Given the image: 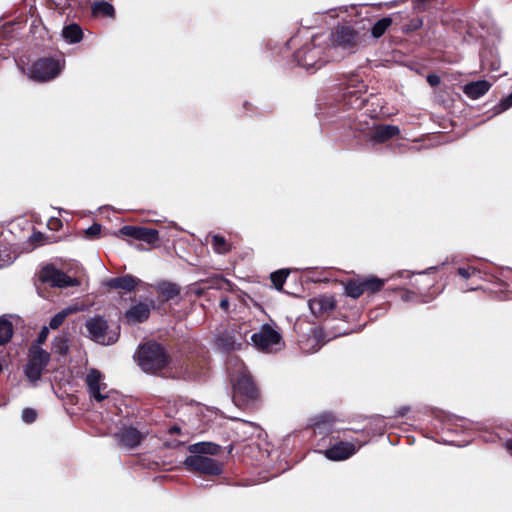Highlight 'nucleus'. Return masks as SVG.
I'll return each mask as SVG.
<instances>
[{
	"label": "nucleus",
	"instance_id": "obj_1",
	"mask_svg": "<svg viewBox=\"0 0 512 512\" xmlns=\"http://www.w3.org/2000/svg\"><path fill=\"white\" fill-rule=\"evenodd\" d=\"M331 50V46L322 36H314L295 52L294 60L298 66L314 72L332 59Z\"/></svg>",
	"mask_w": 512,
	"mask_h": 512
},
{
	"label": "nucleus",
	"instance_id": "obj_2",
	"mask_svg": "<svg viewBox=\"0 0 512 512\" xmlns=\"http://www.w3.org/2000/svg\"><path fill=\"white\" fill-rule=\"evenodd\" d=\"M230 378L233 385V401L238 405V400H253L257 396L256 387L251 375L244 364L237 358L229 362Z\"/></svg>",
	"mask_w": 512,
	"mask_h": 512
},
{
	"label": "nucleus",
	"instance_id": "obj_3",
	"mask_svg": "<svg viewBox=\"0 0 512 512\" xmlns=\"http://www.w3.org/2000/svg\"><path fill=\"white\" fill-rule=\"evenodd\" d=\"M138 364L146 373L156 374L170 363V357L159 343L149 341L137 350Z\"/></svg>",
	"mask_w": 512,
	"mask_h": 512
},
{
	"label": "nucleus",
	"instance_id": "obj_4",
	"mask_svg": "<svg viewBox=\"0 0 512 512\" xmlns=\"http://www.w3.org/2000/svg\"><path fill=\"white\" fill-rule=\"evenodd\" d=\"M364 37L365 34H361L351 26L339 25L331 33V48H340L344 51L354 52L364 44Z\"/></svg>",
	"mask_w": 512,
	"mask_h": 512
},
{
	"label": "nucleus",
	"instance_id": "obj_5",
	"mask_svg": "<svg viewBox=\"0 0 512 512\" xmlns=\"http://www.w3.org/2000/svg\"><path fill=\"white\" fill-rule=\"evenodd\" d=\"M50 361V354L38 345H31L28 351V361L24 366V374L31 383L40 380L44 369Z\"/></svg>",
	"mask_w": 512,
	"mask_h": 512
},
{
	"label": "nucleus",
	"instance_id": "obj_6",
	"mask_svg": "<svg viewBox=\"0 0 512 512\" xmlns=\"http://www.w3.org/2000/svg\"><path fill=\"white\" fill-rule=\"evenodd\" d=\"M63 68L64 60L44 57L38 59L31 65L28 75L36 81L46 82L56 78Z\"/></svg>",
	"mask_w": 512,
	"mask_h": 512
},
{
	"label": "nucleus",
	"instance_id": "obj_7",
	"mask_svg": "<svg viewBox=\"0 0 512 512\" xmlns=\"http://www.w3.org/2000/svg\"><path fill=\"white\" fill-rule=\"evenodd\" d=\"M371 125L367 123L366 128H362L361 125H357L355 127L356 130H359L363 136L372 144H381L384 143L391 138L399 135L400 129L396 125H382L377 124L375 120H370Z\"/></svg>",
	"mask_w": 512,
	"mask_h": 512
},
{
	"label": "nucleus",
	"instance_id": "obj_8",
	"mask_svg": "<svg viewBox=\"0 0 512 512\" xmlns=\"http://www.w3.org/2000/svg\"><path fill=\"white\" fill-rule=\"evenodd\" d=\"M85 327L90 338L99 344L111 345L118 340L119 334L117 332H108V323L102 316L89 318L85 323Z\"/></svg>",
	"mask_w": 512,
	"mask_h": 512
},
{
	"label": "nucleus",
	"instance_id": "obj_9",
	"mask_svg": "<svg viewBox=\"0 0 512 512\" xmlns=\"http://www.w3.org/2000/svg\"><path fill=\"white\" fill-rule=\"evenodd\" d=\"M184 465L189 471L206 475H220L223 470L219 461L204 455L188 456Z\"/></svg>",
	"mask_w": 512,
	"mask_h": 512
},
{
	"label": "nucleus",
	"instance_id": "obj_10",
	"mask_svg": "<svg viewBox=\"0 0 512 512\" xmlns=\"http://www.w3.org/2000/svg\"><path fill=\"white\" fill-rule=\"evenodd\" d=\"M281 334L270 324H263L259 331L251 335L252 344L259 350L271 352L273 347L279 345Z\"/></svg>",
	"mask_w": 512,
	"mask_h": 512
},
{
	"label": "nucleus",
	"instance_id": "obj_11",
	"mask_svg": "<svg viewBox=\"0 0 512 512\" xmlns=\"http://www.w3.org/2000/svg\"><path fill=\"white\" fill-rule=\"evenodd\" d=\"M39 280L52 287L67 288L79 284L76 278L70 277L53 265H47L39 273Z\"/></svg>",
	"mask_w": 512,
	"mask_h": 512
},
{
	"label": "nucleus",
	"instance_id": "obj_12",
	"mask_svg": "<svg viewBox=\"0 0 512 512\" xmlns=\"http://www.w3.org/2000/svg\"><path fill=\"white\" fill-rule=\"evenodd\" d=\"M85 383L90 398L102 402L108 397L107 384L104 382V374L98 369L91 368L87 371Z\"/></svg>",
	"mask_w": 512,
	"mask_h": 512
},
{
	"label": "nucleus",
	"instance_id": "obj_13",
	"mask_svg": "<svg viewBox=\"0 0 512 512\" xmlns=\"http://www.w3.org/2000/svg\"><path fill=\"white\" fill-rule=\"evenodd\" d=\"M246 331L241 332L235 325L227 327L216 337V346L222 351L236 350L241 347Z\"/></svg>",
	"mask_w": 512,
	"mask_h": 512
},
{
	"label": "nucleus",
	"instance_id": "obj_14",
	"mask_svg": "<svg viewBox=\"0 0 512 512\" xmlns=\"http://www.w3.org/2000/svg\"><path fill=\"white\" fill-rule=\"evenodd\" d=\"M119 232L123 236L143 241L147 244H154L159 239L158 230L142 226L126 225Z\"/></svg>",
	"mask_w": 512,
	"mask_h": 512
},
{
	"label": "nucleus",
	"instance_id": "obj_15",
	"mask_svg": "<svg viewBox=\"0 0 512 512\" xmlns=\"http://www.w3.org/2000/svg\"><path fill=\"white\" fill-rule=\"evenodd\" d=\"M153 307V300L138 302L125 311L124 319L128 324L143 323L149 318Z\"/></svg>",
	"mask_w": 512,
	"mask_h": 512
},
{
	"label": "nucleus",
	"instance_id": "obj_16",
	"mask_svg": "<svg viewBox=\"0 0 512 512\" xmlns=\"http://www.w3.org/2000/svg\"><path fill=\"white\" fill-rule=\"evenodd\" d=\"M361 446L362 444L356 447L352 442L340 441L326 449L324 455L327 459L332 461H343L354 455Z\"/></svg>",
	"mask_w": 512,
	"mask_h": 512
},
{
	"label": "nucleus",
	"instance_id": "obj_17",
	"mask_svg": "<svg viewBox=\"0 0 512 512\" xmlns=\"http://www.w3.org/2000/svg\"><path fill=\"white\" fill-rule=\"evenodd\" d=\"M141 280L133 275L126 274L120 277L109 278L104 285L110 289L123 290L125 292H133Z\"/></svg>",
	"mask_w": 512,
	"mask_h": 512
},
{
	"label": "nucleus",
	"instance_id": "obj_18",
	"mask_svg": "<svg viewBox=\"0 0 512 512\" xmlns=\"http://www.w3.org/2000/svg\"><path fill=\"white\" fill-rule=\"evenodd\" d=\"M115 437L122 446L129 449L137 447L143 439L141 432L132 426L121 428L115 434Z\"/></svg>",
	"mask_w": 512,
	"mask_h": 512
},
{
	"label": "nucleus",
	"instance_id": "obj_19",
	"mask_svg": "<svg viewBox=\"0 0 512 512\" xmlns=\"http://www.w3.org/2000/svg\"><path fill=\"white\" fill-rule=\"evenodd\" d=\"M308 305L311 313L320 317L334 310L335 301L331 296H320L310 299Z\"/></svg>",
	"mask_w": 512,
	"mask_h": 512
},
{
	"label": "nucleus",
	"instance_id": "obj_20",
	"mask_svg": "<svg viewBox=\"0 0 512 512\" xmlns=\"http://www.w3.org/2000/svg\"><path fill=\"white\" fill-rule=\"evenodd\" d=\"M491 87L490 82L486 80H478L470 82L464 86V93L471 99H478L486 94Z\"/></svg>",
	"mask_w": 512,
	"mask_h": 512
},
{
	"label": "nucleus",
	"instance_id": "obj_21",
	"mask_svg": "<svg viewBox=\"0 0 512 512\" xmlns=\"http://www.w3.org/2000/svg\"><path fill=\"white\" fill-rule=\"evenodd\" d=\"M156 290L159 294H161L165 301L172 300L179 296L180 294V286L176 283H172L169 281H161L157 284Z\"/></svg>",
	"mask_w": 512,
	"mask_h": 512
},
{
	"label": "nucleus",
	"instance_id": "obj_22",
	"mask_svg": "<svg viewBox=\"0 0 512 512\" xmlns=\"http://www.w3.org/2000/svg\"><path fill=\"white\" fill-rule=\"evenodd\" d=\"M14 333L13 324L5 315L0 317V346L10 342Z\"/></svg>",
	"mask_w": 512,
	"mask_h": 512
},
{
	"label": "nucleus",
	"instance_id": "obj_23",
	"mask_svg": "<svg viewBox=\"0 0 512 512\" xmlns=\"http://www.w3.org/2000/svg\"><path fill=\"white\" fill-rule=\"evenodd\" d=\"M189 451L196 455H216L220 451V446L211 442H199L190 445Z\"/></svg>",
	"mask_w": 512,
	"mask_h": 512
},
{
	"label": "nucleus",
	"instance_id": "obj_24",
	"mask_svg": "<svg viewBox=\"0 0 512 512\" xmlns=\"http://www.w3.org/2000/svg\"><path fill=\"white\" fill-rule=\"evenodd\" d=\"M62 36L68 43L74 44L82 40L83 32L79 25L70 24L63 28Z\"/></svg>",
	"mask_w": 512,
	"mask_h": 512
},
{
	"label": "nucleus",
	"instance_id": "obj_25",
	"mask_svg": "<svg viewBox=\"0 0 512 512\" xmlns=\"http://www.w3.org/2000/svg\"><path fill=\"white\" fill-rule=\"evenodd\" d=\"M392 19L390 17H383L379 19L371 28V35L373 38H380L386 30L391 26Z\"/></svg>",
	"mask_w": 512,
	"mask_h": 512
},
{
	"label": "nucleus",
	"instance_id": "obj_26",
	"mask_svg": "<svg viewBox=\"0 0 512 512\" xmlns=\"http://www.w3.org/2000/svg\"><path fill=\"white\" fill-rule=\"evenodd\" d=\"M52 352L60 356H65L69 352L68 339L64 335L55 337L52 343Z\"/></svg>",
	"mask_w": 512,
	"mask_h": 512
},
{
	"label": "nucleus",
	"instance_id": "obj_27",
	"mask_svg": "<svg viewBox=\"0 0 512 512\" xmlns=\"http://www.w3.org/2000/svg\"><path fill=\"white\" fill-rule=\"evenodd\" d=\"M92 12L95 15H103L113 17L115 10L114 7L106 1H98L93 3Z\"/></svg>",
	"mask_w": 512,
	"mask_h": 512
},
{
	"label": "nucleus",
	"instance_id": "obj_28",
	"mask_svg": "<svg viewBox=\"0 0 512 512\" xmlns=\"http://www.w3.org/2000/svg\"><path fill=\"white\" fill-rule=\"evenodd\" d=\"M212 247L218 254H226L231 250L230 244H228L226 239L219 234L212 235Z\"/></svg>",
	"mask_w": 512,
	"mask_h": 512
},
{
	"label": "nucleus",
	"instance_id": "obj_29",
	"mask_svg": "<svg viewBox=\"0 0 512 512\" xmlns=\"http://www.w3.org/2000/svg\"><path fill=\"white\" fill-rule=\"evenodd\" d=\"M386 280L380 279L375 276H371L362 281L364 291H369L371 293H376L382 289Z\"/></svg>",
	"mask_w": 512,
	"mask_h": 512
},
{
	"label": "nucleus",
	"instance_id": "obj_30",
	"mask_svg": "<svg viewBox=\"0 0 512 512\" xmlns=\"http://www.w3.org/2000/svg\"><path fill=\"white\" fill-rule=\"evenodd\" d=\"M364 292V287L361 282L357 281H349L345 286V293L347 296L357 299L359 298Z\"/></svg>",
	"mask_w": 512,
	"mask_h": 512
},
{
	"label": "nucleus",
	"instance_id": "obj_31",
	"mask_svg": "<svg viewBox=\"0 0 512 512\" xmlns=\"http://www.w3.org/2000/svg\"><path fill=\"white\" fill-rule=\"evenodd\" d=\"M72 312V309L70 307H67L61 311H59L58 313H56L51 319H50V322H49V326L48 328L49 329H57L59 328L64 320L66 319V317L71 314Z\"/></svg>",
	"mask_w": 512,
	"mask_h": 512
},
{
	"label": "nucleus",
	"instance_id": "obj_32",
	"mask_svg": "<svg viewBox=\"0 0 512 512\" xmlns=\"http://www.w3.org/2000/svg\"><path fill=\"white\" fill-rule=\"evenodd\" d=\"M288 274H289V271L284 270V269H281V270L271 273V275H270L271 282L273 283V286L277 290H279V291L282 290Z\"/></svg>",
	"mask_w": 512,
	"mask_h": 512
},
{
	"label": "nucleus",
	"instance_id": "obj_33",
	"mask_svg": "<svg viewBox=\"0 0 512 512\" xmlns=\"http://www.w3.org/2000/svg\"><path fill=\"white\" fill-rule=\"evenodd\" d=\"M458 426L466 427V421H464L463 419L458 418V417H448V418L444 421V427H443V429H446V430H448V431H453V430H455Z\"/></svg>",
	"mask_w": 512,
	"mask_h": 512
},
{
	"label": "nucleus",
	"instance_id": "obj_34",
	"mask_svg": "<svg viewBox=\"0 0 512 512\" xmlns=\"http://www.w3.org/2000/svg\"><path fill=\"white\" fill-rule=\"evenodd\" d=\"M21 418L27 424L33 423L37 419V412L32 408H25L22 411Z\"/></svg>",
	"mask_w": 512,
	"mask_h": 512
},
{
	"label": "nucleus",
	"instance_id": "obj_35",
	"mask_svg": "<svg viewBox=\"0 0 512 512\" xmlns=\"http://www.w3.org/2000/svg\"><path fill=\"white\" fill-rule=\"evenodd\" d=\"M510 107H512V92L500 101V103L497 105L496 109H497V112L500 113V112L506 111Z\"/></svg>",
	"mask_w": 512,
	"mask_h": 512
},
{
	"label": "nucleus",
	"instance_id": "obj_36",
	"mask_svg": "<svg viewBox=\"0 0 512 512\" xmlns=\"http://www.w3.org/2000/svg\"><path fill=\"white\" fill-rule=\"evenodd\" d=\"M48 335L49 328L47 326H44L39 332L37 339L32 345H38L39 347H41V345L47 340Z\"/></svg>",
	"mask_w": 512,
	"mask_h": 512
},
{
	"label": "nucleus",
	"instance_id": "obj_37",
	"mask_svg": "<svg viewBox=\"0 0 512 512\" xmlns=\"http://www.w3.org/2000/svg\"><path fill=\"white\" fill-rule=\"evenodd\" d=\"M100 232H101V225L97 224V223L92 224L90 227H88L85 230V234L89 238L96 237L97 235L100 234Z\"/></svg>",
	"mask_w": 512,
	"mask_h": 512
},
{
	"label": "nucleus",
	"instance_id": "obj_38",
	"mask_svg": "<svg viewBox=\"0 0 512 512\" xmlns=\"http://www.w3.org/2000/svg\"><path fill=\"white\" fill-rule=\"evenodd\" d=\"M476 272H477V270H476L475 268H472V270H470V269H466V268H462V267H460V268L458 269V274H459L461 277L465 278V279L470 278V277H471V275H472V274H475Z\"/></svg>",
	"mask_w": 512,
	"mask_h": 512
},
{
	"label": "nucleus",
	"instance_id": "obj_39",
	"mask_svg": "<svg viewBox=\"0 0 512 512\" xmlns=\"http://www.w3.org/2000/svg\"><path fill=\"white\" fill-rule=\"evenodd\" d=\"M414 275V272H411L409 270H402V271H398L397 273L393 274L391 276V279H394V278H410Z\"/></svg>",
	"mask_w": 512,
	"mask_h": 512
},
{
	"label": "nucleus",
	"instance_id": "obj_40",
	"mask_svg": "<svg viewBox=\"0 0 512 512\" xmlns=\"http://www.w3.org/2000/svg\"><path fill=\"white\" fill-rule=\"evenodd\" d=\"M416 295L414 292L412 291H409V290H404L402 296H401V299L404 301V302H409V301H413L415 299Z\"/></svg>",
	"mask_w": 512,
	"mask_h": 512
},
{
	"label": "nucleus",
	"instance_id": "obj_41",
	"mask_svg": "<svg viewBox=\"0 0 512 512\" xmlns=\"http://www.w3.org/2000/svg\"><path fill=\"white\" fill-rule=\"evenodd\" d=\"M427 82L431 86H437L440 83V77L438 75H436V74H429L427 76Z\"/></svg>",
	"mask_w": 512,
	"mask_h": 512
},
{
	"label": "nucleus",
	"instance_id": "obj_42",
	"mask_svg": "<svg viewBox=\"0 0 512 512\" xmlns=\"http://www.w3.org/2000/svg\"><path fill=\"white\" fill-rule=\"evenodd\" d=\"M219 306L222 310H224L225 312H227L229 310V307H230V302H229V299L228 297H224L220 300V303H219Z\"/></svg>",
	"mask_w": 512,
	"mask_h": 512
},
{
	"label": "nucleus",
	"instance_id": "obj_43",
	"mask_svg": "<svg viewBox=\"0 0 512 512\" xmlns=\"http://www.w3.org/2000/svg\"><path fill=\"white\" fill-rule=\"evenodd\" d=\"M409 411V407L403 406L397 410V416H404Z\"/></svg>",
	"mask_w": 512,
	"mask_h": 512
},
{
	"label": "nucleus",
	"instance_id": "obj_44",
	"mask_svg": "<svg viewBox=\"0 0 512 512\" xmlns=\"http://www.w3.org/2000/svg\"><path fill=\"white\" fill-rule=\"evenodd\" d=\"M12 262L11 260V257L7 254L6 255V259H2L1 262H0V267L1 266H5V265H8Z\"/></svg>",
	"mask_w": 512,
	"mask_h": 512
},
{
	"label": "nucleus",
	"instance_id": "obj_45",
	"mask_svg": "<svg viewBox=\"0 0 512 512\" xmlns=\"http://www.w3.org/2000/svg\"><path fill=\"white\" fill-rule=\"evenodd\" d=\"M505 447H506V449H507V450L511 453V455H512V438H511V439H509L508 441H506V443H505Z\"/></svg>",
	"mask_w": 512,
	"mask_h": 512
},
{
	"label": "nucleus",
	"instance_id": "obj_46",
	"mask_svg": "<svg viewBox=\"0 0 512 512\" xmlns=\"http://www.w3.org/2000/svg\"><path fill=\"white\" fill-rule=\"evenodd\" d=\"M433 269H435V268H434V267H430V268L426 269L425 271L420 272L419 274H426V273H428L430 270H433Z\"/></svg>",
	"mask_w": 512,
	"mask_h": 512
},
{
	"label": "nucleus",
	"instance_id": "obj_47",
	"mask_svg": "<svg viewBox=\"0 0 512 512\" xmlns=\"http://www.w3.org/2000/svg\"><path fill=\"white\" fill-rule=\"evenodd\" d=\"M3 371V361L0 359V373Z\"/></svg>",
	"mask_w": 512,
	"mask_h": 512
},
{
	"label": "nucleus",
	"instance_id": "obj_48",
	"mask_svg": "<svg viewBox=\"0 0 512 512\" xmlns=\"http://www.w3.org/2000/svg\"><path fill=\"white\" fill-rule=\"evenodd\" d=\"M179 430H180V429H179L178 427H173V428L171 429V431H174V432H177V431H179Z\"/></svg>",
	"mask_w": 512,
	"mask_h": 512
},
{
	"label": "nucleus",
	"instance_id": "obj_49",
	"mask_svg": "<svg viewBox=\"0 0 512 512\" xmlns=\"http://www.w3.org/2000/svg\"><path fill=\"white\" fill-rule=\"evenodd\" d=\"M321 418L323 419V422L327 421L325 418L326 416H321Z\"/></svg>",
	"mask_w": 512,
	"mask_h": 512
}]
</instances>
